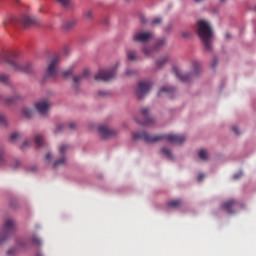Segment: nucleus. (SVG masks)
I'll list each match as a JSON object with an SVG mask.
<instances>
[{
	"label": "nucleus",
	"instance_id": "nucleus-11",
	"mask_svg": "<svg viewBox=\"0 0 256 256\" xmlns=\"http://www.w3.org/2000/svg\"><path fill=\"white\" fill-rule=\"evenodd\" d=\"M166 45V40L165 39H159L155 46L153 48H143V53L145 54L146 57L150 58L153 56V54L165 47Z\"/></svg>",
	"mask_w": 256,
	"mask_h": 256
},
{
	"label": "nucleus",
	"instance_id": "nucleus-29",
	"mask_svg": "<svg viewBox=\"0 0 256 256\" xmlns=\"http://www.w3.org/2000/svg\"><path fill=\"white\" fill-rule=\"evenodd\" d=\"M198 156H199V158H200L201 160H203V161L208 160V153H207V151L204 150V149H201V150L199 151Z\"/></svg>",
	"mask_w": 256,
	"mask_h": 256
},
{
	"label": "nucleus",
	"instance_id": "nucleus-24",
	"mask_svg": "<svg viewBox=\"0 0 256 256\" xmlns=\"http://www.w3.org/2000/svg\"><path fill=\"white\" fill-rule=\"evenodd\" d=\"M174 91H175V89L173 87L164 86L158 92V96L160 97L163 93H165V94H172V93H174Z\"/></svg>",
	"mask_w": 256,
	"mask_h": 256
},
{
	"label": "nucleus",
	"instance_id": "nucleus-8",
	"mask_svg": "<svg viewBox=\"0 0 256 256\" xmlns=\"http://www.w3.org/2000/svg\"><path fill=\"white\" fill-rule=\"evenodd\" d=\"M152 82L151 81H141L138 84V87L136 89V96L139 100L143 99L144 96H146L152 87Z\"/></svg>",
	"mask_w": 256,
	"mask_h": 256
},
{
	"label": "nucleus",
	"instance_id": "nucleus-53",
	"mask_svg": "<svg viewBox=\"0 0 256 256\" xmlns=\"http://www.w3.org/2000/svg\"><path fill=\"white\" fill-rule=\"evenodd\" d=\"M202 0H195V3H200Z\"/></svg>",
	"mask_w": 256,
	"mask_h": 256
},
{
	"label": "nucleus",
	"instance_id": "nucleus-44",
	"mask_svg": "<svg viewBox=\"0 0 256 256\" xmlns=\"http://www.w3.org/2000/svg\"><path fill=\"white\" fill-rule=\"evenodd\" d=\"M242 176H243V173H242V172H239V173H237V174H234L233 179H234V180H238V179L241 178Z\"/></svg>",
	"mask_w": 256,
	"mask_h": 256
},
{
	"label": "nucleus",
	"instance_id": "nucleus-54",
	"mask_svg": "<svg viewBox=\"0 0 256 256\" xmlns=\"http://www.w3.org/2000/svg\"><path fill=\"white\" fill-rule=\"evenodd\" d=\"M3 100H4L3 96L0 95V101H3Z\"/></svg>",
	"mask_w": 256,
	"mask_h": 256
},
{
	"label": "nucleus",
	"instance_id": "nucleus-30",
	"mask_svg": "<svg viewBox=\"0 0 256 256\" xmlns=\"http://www.w3.org/2000/svg\"><path fill=\"white\" fill-rule=\"evenodd\" d=\"M0 83L3 84H9L10 83V78L8 75H5L3 73H0Z\"/></svg>",
	"mask_w": 256,
	"mask_h": 256
},
{
	"label": "nucleus",
	"instance_id": "nucleus-5",
	"mask_svg": "<svg viewBox=\"0 0 256 256\" xmlns=\"http://www.w3.org/2000/svg\"><path fill=\"white\" fill-rule=\"evenodd\" d=\"M17 230V223L15 219L8 218L0 231V244L7 241L11 236L15 234Z\"/></svg>",
	"mask_w": 256,
	"mask_h": 256
},
{
	"label": "nucleus",
	"instance_id": "nucleus-32",
	"mask_svg": "<svg viewBox=\"0 0 256 256\" xmlns=\"http://www.w3.org/2000/svg\"><path fill=\"white\" fill-rule=\"evenodd\" d=\"M32 244L37 245V246H41L42 245V240L39 237H37V235L34 234L32 236Z\"/></svg>",
	"mask_w": 256,
	"mask_h": 256
},
{
	"label": "nucleus",
	"instance_id": "nucleus-22",
	"mask_svg": "<svg viewBox=\"0 0 256 256\" xmlns=\"http://www.w3.org/2000/svg\"><path fill=\"white\" fill-rule=\"evenodd\" d=\"M127 58H128V61H131V62H136L139 60V56L137 55L136 51H133V50H129L127 52Z\"/></svg>",
	"mask_w": 256,
	"mask_h": 256
},
{
	"label": "nucleus",
	"instance_id": "nucleus-9",
	"mask_svg": "<svg viewBox=\"0 0 256 256\" xmlns=\"http://www.w3.org/2000/svg\"><path fill=\"white\" fill-rule=\"evenodd\" d=\"M141 116L143 117L142 120H136L138 124L142 126H149L154 124V119L150 117V109L148 107L141 108Z\"/></svg>",
	"mask_w": 256,
	"mask_h": 256
},
{
	"label": "nucleus",
	"instance_id": "nucleus-51",
	"mask_svg": "<svg viewBox=\"0 0 256 256\" xmlns=\"http://www.w3.org/2000/svg\"><path fill=\"white\" fill-rule=\"evenodd\" d=\"M36 256H44L41 252L36 253Z\"/></svg>",
	"mask_w": 256,
	"mask_h": 256
},
{
	"label": "nucleus",
	"instance_id": "nucleus-52",
	"mask_svg": "<svg viewBox=\"0 0 256 256\" xmlns=\"http://www.w3.org/2000/svg\"><path fill=\"white\" fill-rule=\"evenodd\" d=\"M226 39H230V34L229 33L226 34Z\"/></svg>",
	"mask_w": 256,
	"mask_h": 256
},
{
	"label": "nucleus",
	"instance_id": "nucleus-28",
	"mask_svg": "<svg viewBox=\"0 0 256 256\" xmlns=\"http://www.w3.org/2000/svg\"><path fill=\"white\" fill-rule=\"evenodd\" d=\"M84 17H85V19L88 20V21H93V18H94L93 10L87 9V10L84 12Z\"/></svg>",
	"mask_w": 256,
	"mask_h": 256
},
{
	"label": "nucleus",
	"instance_id": "nucleus-14",
	"mask_svg": "<svg viewBox=\"0 0 256 256\" xmlns=\"http://www.w3.org/2000/svg\"><path fill=\"white\" fill-rule=\"evenodd\" d=\"M51 107V103L48 100H42L35 103V109L41 116L48 114Z\"/></svg>",
	"mask_w": 256,
	"mask_h": 256
},
{
	"label": "nucleus",
	"instance_id": "nucleus-45",
	"mask_svg": "<svg viewBox=\"0 0 256 256\" xmlns=\"http://www.w3.org/2000/svg\"><path fill=\"white\" fill-rule=\"evenodd\" d=\"M52 158H53L52 153H47V154H46V160H47L48 162H51V161H52Z\"/></svg>",
	"mask_w": 256,
	"mask_h": 256
},
{
	"label": "nucleus",
	"instance_id": "nucleus-37",
	"mask_svg": "<svg viewBox=\"0 0 256 256\" xmlns=\"http://www.w3.org/2000/svg\"><path fill=\"white\" fill-rule=\"evenodd\" d=\"M162 23V18H160V17H156V18H154L153 20H152V25L153 26H158V25H160Z\"/></svg>",
	"mask_w": 256,
	"mask_h": 256
},
{
	"label": "nucleus",
	"instance_id": "nucleus-40",
	"mask_svg": "<svg viewBox=\"0 0 256 256\" xmlns=\"http://www.w3.org/2000/svg\"><path fill=\"white\" fill-rule=\"evenodd\" d=\"M4 163H5L4 151L0 150V166H2Z\"/></svg>",
	"mask_w": 256,
	"mask_h": 256
},
{
	"label": "nucleus",
	"instance_id": "nucleus-19",
	"mask_svg": "<svg viewBox=\"0 0 256 256\" xmlns=\"http://www.w3.org/2000/svg\"><path fill=\"white\" fill-rule=\"evenodd\" d=\"M89 76V70H84V72L78 76H75L73 78V82L75 85H79L83 82V80H85V78H87Z\"/></svg>",
	"mask_w": 256,
	"mask_h": 256
},
{
	"label": "nucleus",
	"instance_id": "nucleus-34",
	"mask_svg": "<svg viewBox=\"0 0 256 256\" xmlns=\"http://www.w3.org/2000/svg\"><path fill=\"white\" fill-rule=\"evenodd\" d=\"M0 125H2V126L8 125L7 117L3 114H0Z\"/></svg>",
	"mask_w": 256,
	"mask_h": 256
},
{
	"label": "nucleus",
	"instance_id": "nucleus-26",
	"mask_svg": "<svg viewBox=\"0 0 256 256\" xmlns=\"http://www.w3.org/2000/svg\"><path fill=\"white\" fill-rule=\"evenodd\" d=\"M168 207L170 208H179L182 205L181 200L177 199V200H171L167 203Z\"/></svg>",
	"mask_w": 256,
	"mask_h": 256
},
{
	"label": "nucleus",
	"instance_id": "nucleus-49",
	"mask_svg": "<svg viewBox=\"0 0 256 256\" xmlns=\"http://www.w3.org/2000/svg\"><path fill=\"white\" fill-rule=\"evenodd\" d=\"M205 178L204 174H199L198 175V181L201 182Z\"/></svg>",
	"mask_w": 256,
	"mask_h": 256
},
{
	"label": "nucleus",
	"instance_id": "nucleus-6",
	"mask_svg": "<svg viewBox=\"0 0 256 256\" xmlns=\"http://www.w3.org/2000/svg\"><path fill=\"white\" fill-rule=\"evenodd\" d=\"M8 22H14L16 24L22 25L24 28L37 26L40 23V20L36 17H31L28 15H24L21 18H14V19H7L4 20L3 25L4 27L7 26Z\"/></svg>",
	"mask_w": 256,
	"mask_h": 256
},
{
	"label": "nucleus",
	"instance_id": "nucleus-16",
	"mask_svg": "<svg viewBox=\"0 0 256 256\" xmlns=\"http://www.w3.org/2000/svg\"><path fill=\"white\" fill-rule=\"evenodd\" d=\"M76 26H77V19L72 18L70 20L65 21L62 24V30L69 32V31L75 29Z\"/></svg>",
	"mask_w": 256,
	"mask_h": 256
},
{
	"label": "nucleus",
	"instance_id": "nucleus-21",
	"mask_svg": "<svg viewBox=\"0 0 256 256\" xmlns=\"http://www.w3.org/2000/svg\"><path fill=\"white\" fill-rule=\"evenodd\" d=\"M23 100V96L20 94L15 95L14 97L7 98L5 100L6 105H13L18 101Z\"/></svg>",
	"mask_w": 256,
	"mask_h": 256
},
{
	"label": "nucleus",
	"instance_id": "nucleus-23",
	"mask_svg": "<svg viewBox=\"0 0 256 256\" xmlns=\"http://www.w3.org/2000/svg\"><path fill=\"white\" fill-rule=\"evenodd\" d=\"M170 60L169 56H163L160 59H158L156 61V65L159 69H161L162 67H164L166 65V63Z\"/></svg>",
	"mask_w": 256,
	"mask_h": 256
},
{
	"label": "nucleus",
	"instance_id": "nucleus-18",
	"mask_svg": "<svg viewBox=\"0 0 256 256\" xmlns=\"http://www.w3.org/2000/svg\"><path fill=\"white\" fill-rule=\"evenodd\" d=\"M67 127H68L70 130H75V128L77 127V125H76L74 122H71V123H69L68 125H67V124H58L57 127H56V130H55V134L64 132L65 130H67Z\"/></svg>",
	"mask_w": 256,
	"mask_h": 256
},
{
	"label": "nucleus",
	"instance_id": "nucleus-55",
	"mask_svg": "<svg viewBox=\"0 0 256 256\" xmlns=\"http://www.w3.org/2000/svg\"><path fill=\"white\" fill-rule=\"evenodd\" d=\"M220 1H221V3H225L226 0H220Z\"/></svg>",
	"mask_w": 256,
	"mask_h": 256
},
{
	"label": "nucleus",
	"instance_id": "nucleus-35",
	"mask_svg": "<svg viewBox=\"0 0 256 256\" xmlns=\"http://www.w3.org/2000/svg\"><path fill=\"white\" fill-rule=\"evenodd\" d=\"M73 75V68H69L68 70L64 71L62 76L64 78H69Z\"/></svg>",
	"mask_w": 256,
	"mask_h": 256
},
{
	"label": "nucleus",
	"instance_id": "nucleus-46",
	"mask_svg": "<svg viewBox=\"0 0 256 256\" xmlns=\"http://www.w3.org/2000/svg\"><path fill=\"white\" fill-rule=\"evenodd\" d=\"M217 66V59L214 58L213 61H212V69L214 70Z\"/></svg>",
	"mask_w": 256,
	"mask_h": 256
},
{
	"label": "nucleus",
	"instance_id": "nucleus-38",
	"mask_svg": "<svg viewBox=\"0 0 256 256\" xmlns=\"http://www.w3.org/2000/svg\"><path fill=\"white\" fill-rule=\"evenodd\" d=\"M191 32L190 31H183V32H181V37L183 38V39H189V38H191Z\"/></svg>",
	"mask_w": 256,
	"mask_h": 256
},
{
	"label": "nucleus",
	"instance_id": "nucleus-47",
	"mask_svg": "<svg viewBox=\"0 0 256 256\" xmlns=\"http://www.w3.org/2000/svg\"><path fill=\"white\" fill-rule=\"evenodd\" d=\"M30 144H31V141H30V140L25 141V142L23 143V148H26V147L30 146Z\"/></svg>",
	"mask_w": 256,
	"mask_h": 256
},
{
	"label": "nucleus",
	"instance_id": "nucleus-33",
	"mask_svg": "<svg viewBox=\"0 0 256 256\" xmlns=\"http://www.w3.org/2000/svg\"><path fill=\"white\" fill-rule=\"evenodd\" d=\"M18 253H19V249H17V248H10L7 251L8 256H16Z\"/></svg>",
	"mask_w": 256,
	"mask_h": 256
},
{
	"label": "nucleus",
	"instance_id": "nucleus-36",
	"mask_svg": "<svg viewBox=\"0 0 256 256\" xmlns=\"http://www.w3.org/2000/svg\"><path fill=\"white\" fill-rule=\"evenodd\" d=\"M20 137H21L20 133L15 132V133H12V134H11L10 140H11L12 142H15V141H16L18 138H20Z\"/></svg>",
	"mask_w": 256,
	"mask_h": 256
},
{
	"label": "nucleus",
	"instance_id": "nucleus-39",
	"mask_svg": "<svg viewBox=\"0 0 256 256\" xmlns=\"http://www.w3.org/2000/svg\"><path fill=\"white\" fill-rule=\"evenodd\" d=\"M17 246H18L19 248H25V247H26V241L23 240V239L17 240Z\"/></svg>",
	"mask_w": 256,
	"mask_h": 256
},
{
	"label": "nucleus",
	"instance_id": "nucleus-31",
	"mask_svg": "<svg viewBox=\"0 0 256 256\" xmlns=\"http://www.w3.org/2000/svg\"><path fill=\"white\" fill-rule=\"evenodd\" d=\"M161 153L164 154V155H166V157H167L168 159H170V160L173 159V155H172L171 151H170L168 148H162V149H161Z\"/></svg>",
	"mask_w": 256,
	"mask_h": 256
},
{
	"label": "nucleus",
	"instance_id": "nucleus-48",
	"mask_svg": "<svg viewBox=\"0 0 256 256\" xmlns=\"http://www.w3.org/2000/svg\"><path fill=\"white\" fill-rule=\"evenodd\" d=\"M232 130H233V132H234L236 135H239V129H238L237 126H234V127L232 128Z\"/></svg>",
	"mask_w": 256,
	"mask_h": 256
},
{
	"label": "nucleus",
	"instance_id": "nucleus-12",
	"mask_svg": "<svg viewBox=\"0 0 256 256\" xmlns=\"http://www.w3.org/2000/svg\"><path fill=\"white\" fill-rule=\"evenodd\" d=\"M70 148H71V146L65 145V144H63L59 147V153L62 157H60L58 160H56V162L54 163V168L63 166L67 163L65 154H67V151H69Z\"/></svg>",
	"mask_w": 256,
	"mask_h": 256
},
{
	"label": "nucleus",
	"instance_id": "nucleus-43",
	"mask_svg": "<svg viewBox=\"0 0 256 256\" xmlns=\"http://www.w3.org/2000/svg\"><path fill=\"white\" fill-rule=\"evenodd\" d=\"M21 166V162L19 160H16L14 164L12 165L13 169H18Z\"/></svg>",
	"mask_w": 256,
	"mask_h": 256
},
{
	"label": "nucleus",
	"instance_id": "nucleus-4",
	"mask_svg": "<svg viewBox=\"0 0 256 256\" xmlns=\"http://www.w3.org/2000/svg\"><path fill=\"white\" fill-rule=\"evenodd\" d=\"M172 72L181 82H189L192 79L198 78L201 75L202 68L199 61L194 60L191 62V72L190 74H182V72L177 67H173Z\"/></svg>",
	"mask_w": 256,
	"mask_h": 256
},
{
	"label": "nucleus",
	"instance_id": "nucleus-10",
	"mask_svg": "<svg viewBox=\"0 0 256 256\" xmlns=\"http://www.w3.org/2000/svg\"><path fill=\"white\" fill-rule=\"evenodd\" d=\"M60 59H61L60 56H55L51 60L50 64L48 65L47 72H46V76L48 78L57 77V75H58L57 66L59 65V60Z\"/></svg>",
	"mask_w": 256,
	"mask_h": 256
},
{
	"label": "nucleus",
	"instance_id": "nucleus-13",
	"mask_svg": "<svg viewBox=\"0 0 256 256\" xmlns=\"http://www.w3.org/2000/svg\"><path fill=\"white\" fill-rule=\"evenodd\" d=\"M153 39V34L151 32H136L133 36V40L136 43H147Z\"/></svg>",
	"mask_w": 256,
	"mask_h": 256
},
{
	"label": "nucleus",
	"instance_id": "nucleus-1",
	"mask_svg": "<svg viewBox=\"0 0 256 256\" xmlns=\"http://www.w3.org/2000/svg\"><path fill=\"white\" fill-rule=\"evenodd\" d=\"M133 140L139 141L143 140L146 143H157L163 140H166L167 142L171 144H182L186 140L185 135H176V134H161V135H150L145 131L137 132L133 134Z\"/></svg>",
	"mask_w": 256,
	"mask_h": 256
},
{
	"label": "nucleus",
	"instance_id": "nucleus-3",
	"mask_svg": "<svg viewBox=\"0 0 256 256\" xmlns=\"http://www.w3.org/2000/svg\"><path fill=\"white\" fill-rule=\"evenodd\" d=\"M6 63L12 68L14 72L24 73V74H34L35 70L32 64H22L18 58L17 53H10L5 57Z\"/></svg>",
	"mask_w": 256,
	"mask_h": 256
},
{
	"label": "nucleus",
	"instance_id": "nucleus-17",
	"mask_svg": "<svg viewBox=\"0 0 256 256\" xmlns=\"http://www.w3.org/2000/svg\"><path fill=\"white\" fill-rule=\"evenodd\" d=\"M237 205V201L235 199H230L222 204V209L227 211L228 214H233L234 211L232 210V207Z\"/></svg>",
	"mask_w": 256,
	"mask_h": 256
},
{
	"label": "nucleus",
	"instance_id": "nucleus-15",
	"mask_svg": "<svg viewBox=\"0 0 256 256\" xmlns=\"http://www.w3.org/2000/svg\"><path fill=\"white\" fill-rule=\"evenodd\" d=\"M98 131L102 139H110L117 136V130L109 129L107 126H100Z\"/></svg>",
	"mask_w": 256,
	"mask_h": 256
},
{
	"label": "nucleus",
	"instance_id": "nucleus-50",
	"mask_svg": "<svg viewBox=\"0 0 256 256\" xmlns=\"http://www.w3.org/2000/svg\"><path fill=\"white\" fill-rule=\"evenodd\" d=\"M147 22V20L145 19V17H141V23L145 24Z\"/></svg>",
	"mask_w": 256,
	"mask_h": 256
},
{
	"label": "nucleus",
	"instance_id": "nucleus-20",
	"mask_svg": "<svg viewBox=\"0 0 256 256\" xmlns=\"http://www.w3.org/2000/svg\"><path fill=\"white\" fill-rule=\"evenodd\" d=\"M57 3H60L64 9H74L75 3H73L71 0H56Z\"/></svg>",
	"mask_w": 256,
	"mask_h": 256
},
{
	"label": "nucleus",
	"instance_id": "nucleus-41",
	"mask_svg": "<svg viewBox=\"0 0 256 256\" xmlns=\"http://www.w3.org/2000/svg\"><path fill=\"white\" fill-rule=\"evenodd\" d=\"M126 76H134L136 74L135 70L127 69L125 72Z\"/></svg>",
	"mask_w": 256,
	"mask_h": 256
},
{
	"label": "nucleus",
	"instance_id": "nucleus-25",
	"mask_svg": "<svg viewBox=\"0 0 256 256\" xmlns=\"http://www.w3.org/2000/svg\"><path fill=\"white\" fill-rule=\"evenodd\" d=\"M45 143L44 136L41 134H37L35 136V144L37 147H43Z\"/></svg>",
	"mask_w": 256,
	"mask_h": 256
},
{
	"label": "nucleus",
	"instance_id": "nucleus-7",
	"mask_svg": "<svg viewBox=\"0 0 256 256\" xmlns=\"http://www.w3.org/2000/svg\"><path fill=\"white\" fill-rule=\"evenodd\" d=\"M117 76V66L112 69H102L94 77L97 82H109Z\"/></svg>",
	"mask_w": 256,
	"mask_h": 256
},
{
	"label": "nucleus",
	"instance_id": "nucleus-27",
	"mask_svg": "<svg viewBox=\"0 0 256 256\" xmlns=\"http://www.w3.org/2000/svg\"><path fill=\"white\" fill-rule=\"evenodd\" d=\"M22 114L26 118H31L34 115V111L30 108H23Z\"/></svg>",
	"mask_w": 256,
	"mask_h": 256
},
{
	"label": "nucleus",
	"instance_id": "nucleus-2",
	"mask_svg": "<svg viewBox=\"0 0 256 256\" xmlns=\"http://www.w3.org/2000/svg\"><path fill=\"white\" fill-rule=\"evenodd\" d=\"M197 35L204 44L205 50L211 52L214 33L207 21L199 20L197 22Z\"/></svg>",
	"mask_w": 256,
	"mask_h": 256
},
{
	"label": "nucleus",
	"instance_id": "nucleus-42",
	"mask_svg": "<svg viewBox=\"0 0 256 256\" xmlns=\"http://www.w3.org/2000/svg\"><path fill=\"white\" fill-rule=\"evenodd\" d=\"M98 94L100 97H107L110 95L108 91H99Z\"/></svg>",
	"mask_w": 256,
	"mask_h": 256
}]
</instances>
